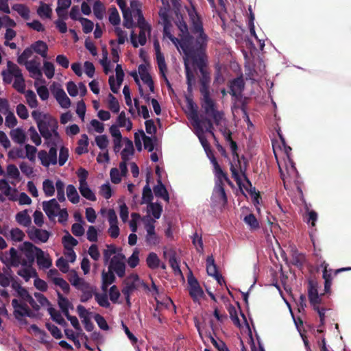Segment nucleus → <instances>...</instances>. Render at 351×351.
<instances>
[{
  "mask_svg": "<svg viewBox=\"0 0 351 351\" xmlns=\"http://www.w3.org/2000/svg\"><path fill=\"white\" fill-rule=\"evenodd\" d=\"M53 282L60 287L62 290L64 291V293H69V291H70V287H69V285L68 284V282L64 280L62 278H60V277H55L53 278Z\"/></svg>",
  "mask_w": 351,
  "mask_h": 351,
  "instance_id": "obj_54",
  "label": "nucleus"
},
{
  "mask_svg": "<svg viewBox=\"0 0 351 351\" xmlns=\"http://www.w3.org/2000/svg\"><path fill=\"white\" fill-rule=\"evenodd\" d=\"M66 195L69 200L73 204H77L80 202V196L73 184H69L66 187Z\"/></svg>",
  "mask_w": 351,
  "mask_h": 351,
  "instance_id": "obj_36",
  "label": "nucleus"
},
{
  "mask_svg": "<svg viewBox=\"0 0 351 351\" xmlns=\"http://www.w3.org/2000/svg\"><path fill=\"white\" fill-rule=\"evenodd\" d=\"M53 94L57 101L59 103L62 108H68L70 107L71 100L62 88H55L53 90Z\"/></svg>",
  "mask_w": 351,
  "mask_h": 351,
  "instance_id": "obj_20",
  "label": "nucleus"
},
{
  "mask_svg": "<svg viewBox=\"0 0 351 351\" xmlns=\"http://www.w3.org/2000/svg\"><path fill=\"white\" fill-rule=\"evenodd\" d=\"M139 280V277L136 274H132L129 276H128L123 280L124 287L122 289L121 291L124 296H128V295H131V293L136 289V282Z\"/></svg>",
  "mask_w": 351,
  "mask_h": 351,
  "instance_id": "obj_16",
  "label": "nucleus"
},
{
  "mask_svg": "<svg viewBox=\"0 0 351 351\" xmlns=\"http://www.w3.org/2000/svg\"><path fill=\"white\" fill-rule=\"evenodd\" d=\"M189 285V293L194 302H197L204 295V291L200 287L197 280L193 276V274L187 276Z\"/></svg>",
  "mask_w": 351,
  "mask_h": 351,
  "instance_id": "obj_7",
  "label": "nucleus"
},
{
  "mask_svg": "<svg viewBox=\"0 0 351 351\" xmlns=\"http://www.w3.org/2000/svg\"><path fill=\"white\" fill-rule=\"evenodd\" d=\"M9 253L10 258H8V265L12 267H19L20 265L27 266V261L25 259H21L14 247H11L9 250Z\"/></svg>",
  "mask_w": 351,
  "mask_h": 351,
  "instance_id": "obj_21",
  "label": "nucleus"
},
{
  "mask_svg": "<svg viewBox=\"0 0 351 351\" xmlns=\"http://www.w3.org/2000/svg\"><path fill=\"white\" fill-rule=\"evenodd\" d=\"M25 148L26 150V154L25 155V157H27L31 162H35L37 149L29 144L25 145Z\"/></svg>",
  "mask_w": 351,
  "mask_h": 351,
  "instance_id": "obj_63",
  "label": "nucleus"
},
{
  "mask_svg": "<svg viewBox=\"0 0 351 351\" xmlns=\"http://www.w3.org/2000/svg\"><path fill=\"white\" fill-rule=\"evenodd\" d=\"M27 233L32 241H36V240H38L43 243H46L50 237V232L49 231L38 229L34 226L29 228Z\"/></svg>",
  "mask_w": 351,
  "mask_h": 351,
  "instance_id": "obj_12",
  "label": "nucleus"
},
{
  "mask_svg": "<svg viewBox=\"0 0 351 351\" xmlns=\"http://www.w3.org/2000/svg\"><path fill=\"white\" fill-rule=\"evenodd\" d=\"M186 10L189 17L190 29L192 34H190L188 25L184 21L183 16L176 14L177 20L176 24L180 32L179 34L180 39L175 37L171 33L170 27H171V23L163 24V36L168 38L178 49L180 47L186 58L191 59L193 63L197 65L199 58H203V56L205 53L208 37L204 32L201 17L197 12L194 5L191 4L190 7L186 8Z\"/></svg>",
  "mask_w": 351,
  "mask_h": 351,
  "instance_id": "obj_1",
  "label": "nucleus"
},
{
  "mask_svg": "<svg viewBox=\"0 0 351 351\" xmlns=\"http://www.w3.org/2000/svg\"><path fill=\"white\" fill-rule=\"evenodd\" d=\"M80 22L82 25V29H83L84 33L88 34L93 31L94 24L90 20L86 19V18L81 17Z\"/></svg>",
  "mask_w": 351,
  "mask_h": 351,
  "instance_id": "obj_61",
  "label": "nucleus"
},
{
  "mask_svg": "<svg viewBox=\"0 0 351 351\" xmlns=\"http://www.w3.org/2000/svg\"><path fill=\"white\" fill-rule=\"evenodd\" d=\"M160 262L158 256L154 252H150L146 258L147 265L152 269L158 268L160 265Z\"/></svg>",
  "mask_w": 351,
  "mask_h": 351,
  "instance_id": "obj_39",
  "label": "nucleus"
},
{
  "mask_svg": "<svg viewBox=\"0 0 351 351\" xmlns=\"http://www.w3.org/2000/svg\"><path fill=\"white\" fill-rule=\"evenodd\" d=\"M79 190H80L81 195L86 199H87L90 201H95L96 200V197H95L94 193L89 188L87 183L82 184V185H80Z\"/></svg>",
  "mask_w": 351,
  "mask_h": 351,
  "instance_id": "obj_38",
  "label": "nucleus"
},
{
  "mask_svg": "<svg viewBox=\"0 0 351 351\" xmlns=\"http://www.w3.org/2000/svg\"><path fill=\"white\" fill-rule=\"evenodd\" d=\"M210 160L214 167V173L215 176V185H224V182L231 184L232 182L228 178L227 173L223 171L216 158L213 156Z\"/></svg>",
  "mask_w": 351,
  "mask_h": 351,
  "instance_id": "obj_9",
  "label": "nucleus"
},
{
  "mask_svg": "<svg viewBox=\"0 0 351 351\" xmlns=\"http://www.w3.org/2000/svg\"><path fill=\"white\" fill-rule=\"evenodd\" d=\"M52 10L50 6L43 2H40V5L37 10V14L41 17L50 19Z\"/></svg>",
  "mask_w": 351,
  "mask_h": 351,
  "instance_id": "obj_42",
  "label": "nucleus"
},
{
  "mask_svg": "<svg viewBox=\"0 0 351 351\" xmlns=\"http://www.w3.org/2000/svg\"><path fill=\"white\" fill-rule=\"evenodd\" d=\"M291 263L294 266L302 269L306 263L305 254L300 253L296 248H292Z\"/></svg>",
  "mask_w": 351,
  "mask_h": 351,
  "instance_id": "obj_22",
  "label": "nucleus"
},
{
  "mask_svg": "<svg viewBox=\"0 0 351 351\" xmlns=\"http://www.w3.org/2000/svg\"><path fill=\"white\" fill-rule=\"evenodd\" d=\"M243 221L247 225H248L251 230H256L260 228L257 219L252 213L246 215L244 217Z\"/></svg>",
  "mask_w": 351,
  "mask_h": 351,
  "instance_id": "obj_40",
  "label": "nucleus"
},
{
  "mask_svg": "<svg viewBox=\"0 0 351 351\" xmlns=\"http://www.w3.org/2000/svg\"><path fill=\"white\" fill-rule=\"evenodd\" d=\"M3 274L0 273V285L3 287H7L10 284V276H12V271L9 267L6 269H3Z\"/></svg>",
  "mask_w": 351,
  "mask_h": 351,
  "instance_id": "obj_41",
  "label": "nucleus"
},
{
  "mask_svg": "<svg viewBox=\"0 0 351 351\" xmlns=\"http://www.w3.org/2000/svg\"><path fill=\"white\" fill-rule=\"evenodd\" d=\"M148 210L152 213L153 217L158 219L161 216L162 207L160 204L151 202L148 205Z\"/></svg>",
  "mask_w": 351,
  "mask_h": 351,
  "instance_id": "obj_47",
  "label": "nucleus"
},
{
  "mask_svg": "<svg viewBox=\"0 0 351 351\" xmlns=\"http://www.w3.org/2000/svg\"><path fill=\"white\" fill-rule=\"evenodd\" d=\"M154 50L156 52L157 64H158V69H159L160 73L161 74V76L165 79L167 86H171L170 82H169V80L165 75L167 68V65L165 63V57L160 51V44L158 40H155L154 42Z\"/></svg>",
  "mask_w": 351,
  "mask_h": 351,
  "instance_id": "obj_8",
  "label": "nucleus"
},
{
  "mask_svg": "<svg viewBox=\"0 0 351 351\" xmlns=\"http://www.w3.org/2000/svg\"><path fill=\"white\" fill-rule=\"evenodd\" d=\"M44 72L48 79H51L54 76L55 67L53 63L45 62L43 65Z\"/></svg>",
  "mask_w": 351,
  "mask_h": 351,
  "instance_id": "obj_60",
  "label": "nucleus"
},
{
  "mask_svg": "<svg viewBox=\"0 0 351 351\" xmlns=\"http://www.w3.org/2000/svg\"><path fill=\"white\" fill-rule=\"evenodd\" d=\"M153 190L156 197L162 198L165 201L169 202V195L168 191L160 178L158 180L157 184L154 186Z\"/></svg>",
  "mask_w": 351,
  "mask_h": 351,
  "instance_id": "obj_24",
  "label": "nucleus"
},
{
  "mask_svg": "<svg viewBox=\"0 0 351 351\" xmlns=\"http://www.w3.org/2000/svg\"><path fill=\"white\" fill-rule=\"evenodd\" d=\"M10 135L12 140L19 144L24 143L26 140V135L24 131L20 128L12 130Z\"/></svg>",
  "mask_w": 351,
  "mask_h": 351,
  "instance_id": "obj_29",
  "label": "nucleus"
},
{
  "mask_svg": "<svg viewBox=\"0 0 351 351\" xmlns=\"http://www.w3.org/2000/svg\"><path fill=\"white\" fill-rule=\"evenodd\" d=\"M106 247L107 249L104 250L103 252L104 261L106 264L110 262L111 256L117 253V248L114 245H107Z\"/></svg>",
  "mask_w": 351,
  "mask_h": 351,
  "instance_id": "obj_56",
  "label": "nucleus"
},
{
  "mask_svg": "<svg viewBox=\"0 0 351 351\" xmlns=\"http://www.w3.org/2000/svg\"><path fill=\"white\" fill-rule=\"evenodd\" d=\"M12 9L16 11L23 19L28 20L30 18V10L25 4L17 3L12 6Z\"/></svg>",
  "mask_w": 351,
  "mask_h": 351,
  "instance_id": "obj_31",
  "label": "nucleus"
},
{
  "mask_svg": "<svg viewBox=\"0 0 351 351\" xmlns=\"http://www.w3.org/2000/svg\"><path fill=\"white\" fill-rule=\"evenodd\" d=\"M139 132L143 141L144 148L145 149H147L148 152H152L154 149L153 138L152 137L146 136L143 130H140Z\"/></svg>",
  "mask_w": 351,
  "mask_h": 351,
  "instance_id": "obj_49",
  "label": "nucleus"
},
{
  "mask_svg": "<svg viewBox=\"0 0 351 351\" xmlns=\"http://www.w3.org/2000/svg\"><path fill=\"white\" fill-rule=\"evenodd\" d=\"M49 145H51V147L49 149L48 155V158L50 162V165H56L57 164V149H56V141H49L47 142Z\"/></svg>",
  "mask_w": 351,
  "mask_h": 351,
  "instance_id": "obj_43",
  "label": "nucleus"
},
{
  "mask_svg": "<svg viewBox=\"0 0 351 351\" xmlns=\"http://www.w3.org/2000/svg\"><path fill=\"white\" fill-rule=\"evenodd\" d=\"M88 146V138L86 134H83L78 141V146L75 149V153L78 155L87 153Z\"/></svg>",
  "mask_w": 351,
  "mask_h": 351,
  "instance_id": "obj_30",
  "label": "nucleus"
},
{
  "mask_svg": "<svg viewBox=\"0 0 351 351\" xmlns=\"http://www.w3.org/2000/svg\"><path fill=\"white\" fill-rule=\"evenodd\" d=\"M143 203L149 204L153 199V195L152 189L149 187L148 183L143 187Z\"/></svg>",
  "mask_w": 351,
  "mask_h": 351,
  "instance_id": "obj_58",
  "label": "nucleus"
},
{
  "mask_svg": "<svg viewBox=\"0 0 351 351\" xmlns=\"http://www.w3.org/2000/svg\"><path fill=\"white\" fill-rule=\"evenodd\" d=\"M332 269H330L327 271H324L322 277L324 280V291L326 293H329L332 285Z\"/></svg>",
  "mask_w": 351,
  "mask_h": 351,
  "instance_id": "obj_50",
  "label": "nucleus"
},
{
  "mask_svg": "<svg viewBox=\"0 0 351 351\" xmlns=\"http://www.w3.org/2000/svg\"><path fill=\"white\" fill-rule=\"evenodd\" d=\"M96 145L100 149H106L109 144V141L106 135H100L95 137Z\"/></svg>",
  "mask_w": 351,
  "mask_h": 351,
  "instance_id": "obj_59",
  "label": "nucleus"
},
{
  "mask_svg": "<svg viewBox=\"0 0 351 351\" xmlns=\"http://www.w3.org/2000/svg\"><path fill=\"white\" fill-rule=\"evenodd\" d=\"M25 66L27 71L32 74L33 77H36V79L42 77L43 74L39 69V63L35 60H30L25 62Z\"/></svg>",
  "mask_w": 351,
  "mask_h": 351,
  "instance_id": "obj_27",
  "label": "nucleus"
},
{
  "mask_svg": "<svg viewBox=\"0 0 351 351\" xmlns=\"http://www.w3.org/2000/svg\"><path fill=\"white\" fill-rule=\"evenodd\" d=\"M134 153L133 143L132 141L126 138L125 147L121 152V159L123 160H129L130 156H132Z\"/></svg>",
  "mask_w": 351,
  "mask_h": 351,
  "instance_id": "obj_33",
  "label": "nucleus"
},
{
  "mask_svg": "<svg viewBox=\"0 0 351 351\" xmlns=\"http://www.w3.org/2000/svg\"><path fill=\"white\" fill-rule=\"evenodd\" d=\"M43 189L47 197H51L55 193V186L52 180L46 179L43 182Z\"/></svg>",
  "mask_w": 351,
  "mask_h": 351,
  "instance_id": "obj_44",
  "label": "nucleus"
},
{
  "mask_svg": "<svg viewBox=\"0 0 351 351\" xmlns=\"http://www.w3.org/2000/svg\"><path fill=\"white\" fill-rule=\"evenodd\" d=\"M60 206L56 199L43 202V208L49 219L57 216V212L60 210Z\"/></svg>",
  "mask_w": 351,
  "mask_h": 351,
  "instance_id": "obj_18",
  "label": "nucleus"
},
{
  "mask_svg": "<svg viewBox=\"0 0 351 351\" xmlns=\"http://www.w3.org/2000/svg\"><path fill=\"white\" fill-rule=\"evenodd\" d=\"M104 12L105 8L103 3L99 0H97L93 5V12L95 17L98 19H102Z\"/></svg>",
  "mask_w": 351,
  "mask_h": 351,
  "instance_id": "obj_51",
  "label": "nucleus"
},
{
  "mask_svg": "<svg viewBox=\"0 0 351 351\" xmlns=\"http://www.w3.org/2000/svg\"><path fill=\"white\" fill-rule=\"evenodd\" d=\"M44 118L43 121H38L37 126L42 136L49 142L52 138L51 129L56 128L57 120L51 117H47L46 114L44 115Z\"/></svg>",
  "mask_w": 351,
  "mask_h": 351,
  "instance_id": "obj_5",
  "label": "nucleus"
},
{
  "mask_svg": "<svg viewBox=\"0 0 351 351\" xmlns=\"http://www.w3.org/2000/svg\"><path fill=\"white\" fill-rule=\"evenodd\" d=\"M95 299L98 304L104 308H109L110 303L108 301V295L106 293H99L96 292L95 293Z\"/></svg>",
  "mask_w": 351,
  "mask_h": 351,
  "instance_id": "obj_45",
  "label": "nucleus"
},
{
  "mask_svg": "<svg viewBox=\"0 0 351 351\" xmlns=\"http://www.w3.org/2000/svg\"><path fill=\"white\" fill-rule=\"evenodd\" d=\"M184 69L186 73L187 91L191 93H192L193 86L195 84V76L186 62H184Z\"/></svg>",
  "mask_w": 351,
  "mask_h": 351,
  "instance_id": "obj_26",
  "label": "nucleus"
},
{
  "mask_svg": "<svg viewBox=\"0 0 351 351\" xmlns=\"http://www.w3.org/2000/svg\"><path fill=\"white\" fill-rule=\"evenodd\" d=\"M17 274L22 277L26 282L29 281L32 276L37 275L35 269H32L31 267L19 269L17 271Z\"/></svg>",
  "mask_w": 351,
  "mask_h": 351,
  "instance_id": "obj_46",
  "label": "nucleus"
},
{
  "mask_svg": "<svg viewBox=\"0 0 351 351\" xmlns=\"http://www.w3.org/2000/svg\"><path fill=\"white\" fill-rule=\"evenodd\" d=\"M206 271L208 274L213 277H215L219 274L217 265L215 263V259L213 256L207 257Z\"/></svg>",
  "mask_w": 351,
  "mask_h": 351,
  "instance_id": "obj_37",
  "label": "nucleus"
},
{
  "mask_svg": "<svg viewBox=\"0 0 351 351\" xmlns=\"http://www.w3.org/2000/svg\"><path fill=\"white\" fill-rule=\"evenodd\" d=\"M308 295L309 302L313 306L319 305L321 303L322 300L317 291V284L313 280L308 281Z\"/></svg>",
  "mask_w": 351,
  "mask_h": 351,
  "instance_id": "obj_17",
  "label": "nucleus"
},
{
  "mask_svg": "<svg viewBox=\"0 0 351 351\" xmlns=\"http://www.w3.org/2000/svg\"><path fill=\"white\" fill-rule=\"evenodd\" d=\"M7 66L9 73L14 76L15 78L23 77L21 70L16 64L11 61H8Z\"/></svg>",
  "mask_w": 351,
  "mask_h": 351,
  "instance_id": "obj_52",
  "label": "nucleus"
},
{
  "mask_svg": "<svg viewBox=\"0 0 351 351\" xmlns=\"http://www.w3.org/2000/svg\"><path fill=\"white\" fill-rule=\"evenodd\" d=\"M213 197L217 202H221L223 206L228 203V198L225 191L224 185H215Z\"/></svg>",
  "mask_w": 351,
  "mask_h": 351,
  "instance_id": "obj_23",
  "label": "nucleus"
},
{
  "mask_svg": "<svg viewBox=\"0 0 351 351\" xmlns=\"http://www.w3.org/2000/svg\"><path fill=\"white\" fill-rule=\"evenodd\" d=\"M38 250H40V248L35 246L31 242L25 241L23 243L22 250L24 251V254L26 257L25 260L27 261L29 267H32L34 262L35 257H36L38 254Z\"/></svg>",
  "mask_w": 351,
  "mask_h": 351,
  "instance_id": "obj_14",
  "label": "nucleus"
},
{
  "mask_svg": "<svg viewBox=\"0 0 351 351\" xmlns=\"http://www.w3.org/2000/svg\"><path fill=\"white\" fill-rule=\"evenodd\" d=\"M230 147L232 151V160L234 162L237 161L235 165H234L232 162H230V169L232 173V177L234 178V181L237 182L239 187L241 186V176H242L244 180L246 181L250 186H252L251 182L246 175L248 165L247 159L244 157V156H242L241 158L239 157L237 153V144L234 141L231 140L230 142Z\"/></svg>",
  "mask_w": 351,
  "mask_h": 351,
  "instance_id": "obj_3",
  "label": "nucleus"
},
{
  "mask_svg": "<svg viewBox=\"0 0 351 351\" xmlns=\"http://www.w3.org/2000/svg\"><path fill=\"white\" fill-rule=\"evenodd\" d=\"M189 108L191 110V119L193 121V127L195 128H199L201 130V125H204L206 131L210 133L215 138V134L213 132L214 127L212 121L208 117H202V119H199L197 110L192 100L189 101Z\"/></svg>",
  "mask_w": 351,
  "mask_h": 351,
  "instance_id": "obj_4",
  "label": "nucleus"
},
{
  "mask_svg": "<svg viewBox=\"0 0 351 351\" xmlns=\"http://www.w3.org/2000/svg\"><path fill=\"white\" fill-rule=\"evenodd\" d=\"M108 108L114 113H118L120 110V106L117 98L113 96L111 93L108 95Z\"/></svg>",
  "mask_w": 351,
  "mask_h": 351,
  "instance_id": "obj_57",
  "label": "nucleus"
},
{
  "mask_svg": "<svg viewBox=\"0 0 351 351\" xmlns=\"http://www.w3.org/2000/svg\"><path fill=\"white\" fill-rule=\"evenodd\" d=\"M228 87L230 88L229 93L236 98H239L245 88V82L243 77V75L240 76L230 80L228 82Z\"/></svg>",
  "mask_w": 351,
  "mask_h": 351,
  "instance_id": "obj_10",
  "label": "nucleus"
},
{
  "mask_svg": "<svg viewBox=\"0 0 351 351\" xmlns=\"http://www.w3.org/2000/svg\"><path fill=\"white\" fill-rule=\"evenodd\" d=\"M125 256L122 253L114 255L110 261L108 269L115 272L119 278H123L125 274Z\"/></svg>",
  "mask_w": 351,
  "mask_h": 351,
  "instance_id": "obj_6",
  "label": "nucleus"
},
{
  "mask_svg": "<svg viewBox=\"0 0 351 351\" xmlns=\"http://www.w3.org/2000/svg\"><path fill=\"white\" fill-rule=\"evenodd\" d=\"M62 243L65 249L73 248L78 244V241L69 232H66V234L63 237Z\"/></svg>",
  "mask_w": 351,
  "mask_h": 351,
  "instance_id": "obj_48",
  "label": "nucleus"
},
{
  "mask_svg": "<svg viewBox=\"0 0 351 351\" xmlns=\"http://www.w3.org/2000/svg\"><path fill=\"white\" fill-rule=\"evenodd\" d=\"M25 97H26L27 103L29 106L30 108H34L37 107L38 101L36 99V95L33 90H28L26 92Z\"/></svg>",
  "mask_w": 351,
  "mask_h": 351,
  "instance_id": "obj_53",
  "label": "nucleus"
},
{
  "mask_svg": "<svg viewBox=\"0 0 351 351\" xmlns=\"http://www.w3.org/2000/svg\"><path fill=\"white\" fill-rule=\"evenodd\" d=\"M58 295V304L59 307L60 308L62 312L64 315L69 313V308L70 306H71V302L69 301V300L64 297L63 295L58 291L57 292Z\"/></svg>",
  "mask_w": 351,
  "mask_h": 351,
  "instance_id": "obj_34",
  "label": "nucleus"
},
{
  "mask_svg": "<svg viewBox=\"0 0 351 351\" xmlns=\"http://www.w3.org/2000/svg\"><path fill=\"white\" fill-rule=\"evenodd\" d=\"M69 158V149L68 148L62 146L60 149L58 164L60 166H63Z\"/></svg>",
  "mask_w": 351,
  "mask_h": 351,
  "instance_id": "obj_62",
  "label": "nucleus"
},
{
  "mask_svg": "<svg viewBox=\"0 0 351 351\" xmlns=\"http://www.w3.org/2000/svg\"><path fill=\"white\" fill-rule=\"evenodd\" d=\"M115 71L117 84L115 85V80L113 75L109 77L108 82L112 92L114 93H117L124 77V73L121 64H117Z\"/></svg>",
  "mask_w": 351,
  "mask_h": 351,
  "instance_id": "obj_13",
  "label": "nucleus"
},
{
  "mask_svg": "<svg viewBox=\"0 0 351 351\" xmlns=\"http://www.w3.org/2000/svg\"><path fill=\"white\" fill-rule=\"evenodd\" d=\"M56 188L57 190V198L60 202H62L65 201L64 196V183L61 180H58L56 182Z\"/></svg>",
  "mask_w": 351,
  "mask_h": 351,
  "instance_id": "obj_55",
  "label": "nucleus"
},
{
  "mask_svg": "<svg viewBox=\"0 0 351 351\" xmlns=\"http://www.w3.org/2000/svg\"><path fill=\"white\" fill-rule=\"evenodd\" d=\"M162 3V8H160L159 11V16L161 18V19L163 21V24H169L171 23V21L169 18V12L171 9V8L174 10L176 14H178L179 16L180 14L178 13V11L180 10V3H179V6L178 9H175L171 2V0H161Z\"/></svg>",
  "mask_w": 351,
  "mask_h": 351,
  "instance_id": "obj_15",
  "label": "nucleus"
},
{
  "mask_svg": "<svg viewBox=\"0 0 351 351\" xmlns=\"http://www.w3.org/2000/svg\"><path fill=\"white\" fill-rule=\"evenodd\" d=\"M109 21L113 25H117L120 23L119 14L115 7L110 8Z\"/></svg>",
  "mask_w": 351,
  "mask_h": 351,
  "instance_id": "obj_64",
  "label": "nucleus"
},
{
  "mask_svg": "<svg viewBox=\"0 0 351 351\" xmlns=\"http://www.w3.org/2000/svg\"><path fill=\"white\" fill-rule=\"evenodd\" d=\"M37 264L40 267L49 269L52 265V261L49 257L45 256L44 252L40 249L38 250L36 254Z\"/></svg>",
  "mask_w": 351,
  "mask_h": 351,
  "instance_id": "obj_28",
  "label": "nucleus"
},
{
  "mask_svg": "<svg viewBox=\"0 0 351 351\" xmlns=\"http://www.w3.org/2000/svg\"><path fill=\"white\" fill-rule=\"evenodd\" d=\"M32 50V53L34 51L36 53L40 55L43 58H47L48 46L43 40H38L32 43L29 47Z\"/></svg>",
  "mask_w": 351,
  "mask_h": 351,
  "instance_id": "obj_25",
  "label": "nucleus"
},
{
  "mask_svg": "<svg viewBox=\"0 0 351 351\" xmlns=\"http://www.w3.org/2000/svg\"><path fill=\"white\" fill-rule=\"evenodd\" d=\"M48 312L49 315H51V319L56 322L57 324L62 326H66L68 325L67 322L65 321V319L62 317L61 313L56 310L53 307H49L48 308Z\"/></svg>",
  "mask_w": 351,
  "mask_h": 351,
  "instance_id": "obj_32",
  "label": "nucleus"
},
{
  "mask_svg": "<svg viewBox=\"0 0 351 351\" xmlns=\"http://www.w3.org/2000/svg\"><path fill=\"white\" fill-rule=\"evenodd\" d=\"M16 220L25 227H29L32 223L31 217L28 215L27 210L18 213L16 215Z\"/></svg>",
  "mask_w": 351,
  "mask_h": 351,
  "instance_id": "obj_35",
  "label": "nucleus"
},
{
  "mask_svg": "<svg viewBox=\"0 0 351 351\" xmlns=\"http://www.w3.org/2000/svg\"><path fill=\"white\" fill-rule=\"evenodd\" d=\"M196 66L201 73V77L199 80L200 85L199 92L202 95L200 99L201 106L206 115L212 117L215 125H219L223 119L224 113L217 109L216 103L210 97V76L206 69V64L204 59L199 58Z\"/></svg>",
  "mask_w": 351,
  "mask_h": 351,
  "instance_id": "obj_2",
  "label": "nucleus"
},
{
  "mask_svg": "<svg viewBox=\"0 0 351 351\" xmlns=\"http://www.w3.org/2000/svg\"><path fill=\"white\" fill-rule=\"evenodd\" d=\"M0 191L2 193L8 197V199L12 202L17 201L18 199V191L16 189H12L8 184L6 180H0Z\"/></svg>",
  "mask_w": 351,
  "mask_h": 351,
  "instance_id": "obj_19",
  "label": "nucleus"
},
{
  "mask_svg": "<svg viewBox=\"0 0 351 351\" xmlns=\"http://www.w3.org/2000/svg\"><path fill=\"white\" fill-rule=\"evenodd\" d=\"M155 220L150 219L145 225L147 232L145 241L148 245H156L159 243L160 239L155 232Z\"/></svg>",
  "mask_w": 351,
  "mask_h": 351,
  "instance_id": "obj_11",
  "label": "nucleus"
}]
</instances>
